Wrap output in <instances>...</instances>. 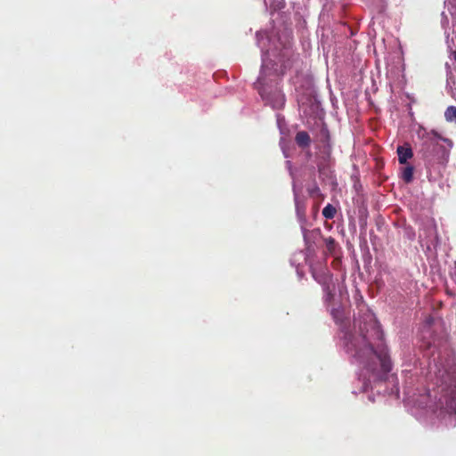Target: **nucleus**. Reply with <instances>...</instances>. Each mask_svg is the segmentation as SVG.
I'll list each match as a JSON object with an SVG mask.
<instances>
[{"label": "nucleus", "instance_id": "4468645a", "mask_svg": "<svg viewBox=\"0 0 456 456\" xmlns=\"http://www.w3.org/2000/svg\"><path fill=\"white\" fill-rule=\"evenodd\" d=\"M308 192H309V194L311 196H314V195L318 194L320 192V189H319V187L316 184H314L312 188L308 189Z\"/></svg>", "mask_w": 456, "mask_h": 456}, {"label": "nucleus", "instance_id": "1a4fd4ad", "mask_svg": "<svg viewBox=\"0 0 456 456\" xmlns=\"http://www.w3.org/2000/svg\"><path fill=\"white\" fill-rule=\"evenodd\" d=\"M337 209L331 204H327L322 209V216L327 219H333L336 216Z\"/></svg>", "mask_w": 456, "mask_h": 456}, {"label": "nucleus", "instance_id": "f8f14e48", "mask_svg": "<svg viewBox=\"0 0 456 456\" xmlns=\"http://www.w3.org/2000/svg\"><path fill=\"white\" fill-rule=\"evenodd\" d=\"M323 240H324L328 253L334 254L337 245H338L335 239H333L332 237H329V238H323Z\"/></svg>", "mask_w": 456, "mask_h": 456}, {"label": "nucleus", "instance_id": "20e7f679", "mask_svg": "<svg viewBox=\"0 0 456 456\" xmlns=\"http://www.w3.org/2000/svg\"><path fill=\"white\" fill-rule=\"evenodd\" d=\"M314 279L321 284L326 286L325 289L328 291V297H331L332 294L330 290V287L327 285L328 281L330 280V275L327 269H322L320 273H313Z\"/></svg>", "mask_w": 456, "mask_h": 456}, {"label": "nucleus", "instance_id": "dca6fc26", "mask_svg": "<svg viewBox=\"0 0 456 456\" xmlns=\"http://www.w3.org/2000/svg\"><path fill=\"white\" fill-rule=\"evenodd\" d=\"M443 142H444L450 148H452L453 142L449 138H443Z\"/></svg>", "mask_w": 456, "mask_h": 456}, {"label": "nucleus", "instance_id": "f03ea898", "mask_svg": "<svg viewBox=\"0 0 456 456\" xmlns=\"http://www.w3.org/2000/svg\"><path fill=\"white\" fill-rule=\"evenodd\" d=\"M259 85L258 91L262 98L265 100L273 109H281L285 104V96L281 90L276 86L273 92H269L268 88L264 85L263 77L257 80Z\"/></svg>", "mask_w": 456, "mask_h": 456}, {"label": "nucleus", "instance_id": "0eeeda50", "mask_svg": "<svg viewBox=\"0 0 456 456\" xmlns=\"http://www.w3.org/2000/svg\"><path fill=\"white\" fill-rule=\"evenodd\" d=\"M437 142L432 141V140H429V141H425L423 143H422V148H421V154H422V157L425 159H430V158L432 157V151L437 147Z\"/></svg>", "mask_w": 456, "mask_h": 456}, {"label": "nucleus", "instance_id": "39448f33", "mask_svg": "<svg viewBox=\"0 0 456 456\" xmlns=\"http://www.w3.org/2000/svg\"><path fill=\"white\" fill-rule=\"evenodd\" d=\"M295 142L299 148L305 149L310 146L311 137L307 132L299 131L296 134Z\"/></svg>", "mask_w": 456, "mask_h": 456}, {"label": "nucleus", "instance_id": "423d86ee", "mask_svg": "<svg viewBox=\"0 0 456 456\" xmlns=\"http://www.w3.org/2000/svg\"><path fill=\"white\" fill-rule=\"evenodd\" d=\"M396 151L400 164H405L408 159H411L413 156L412 150L410 146H398Z\"/></svg>", "mask_w": 456, "mask_h": 456}, {"label": "nucleus", "instance_id": "6e6552de", "mask_svg": "<svg viewBox=\"0 0 456 456\" xmlns=\"http://www.w3.org/2000/svg\"><path fill=\"white\" fill-rule=\"evenodd\" d=\"M438 377L444 384H450L455 379V370L444 367L438 370Z\"/></svg>", "mask_w": 456, "mask_h": 456}, {"label": "nucleus", "instance_id": "ddd939ff", "mask_svg": "<svg viewBox=\"0 0 456 456\" xmlns=\"http://www.w3.org/2000/svg\"><path fill=\"white\" fill-rule=\"evenodd\" d=\"M433 322H434V319L432 317H429L427 320V322H426V323H425V325L423 327V333L424 334L430 332V329H431Z\"/></svg>", "mask_w": 456, "mask_h": 456}, {"label": "nucleus", "instance_id": "7ed1b4c3", "mask_svg": "<svg viewBox=\"0 0 456 456\" xmlns=\"http://www.w3.org/2000/svg\"><path fill=\"white\" fill-rule=\"evenodd\" d=\"M303 237L308 248L313 245L317 244L318 240L322 239V231L320 228L313 229L311 231L304 230Z\"/></svg>", "mask_w": 456, "mask_h": 456}, {"label": "nucleus", "instance_id": "9d476101", "mask_svg": "<svg viewBox=\"0 0 456 456\" xmlns=\"http://www.w3.org/2000/svg\"><path fill=\"white\" fill-rule=\"evenodd\" d=\"M444 118L448 122L456 123V107L449 106L444 111Z\"/></svg>", "mask_w": 456, "mask_h": 456}, {"label": "nucleus", "instance_id": "2eb2a0df", "mask_svg": "<svg viewBox=\"0 0 456 456\" xmlns=\"http://www.w3.org/2000/svg\"><path fill=\"white\" fill-rule=\"evenodd\" d=\"M430 134H431L433 136H435L436 138H437V139H439V140L443 141V138H444V137H443V136H442V135H441L437 131H436V130H432V131L430 132Z\"/></svg>", "mask_w": 456, "mask_h": 456}, {"label": "nucleus", "instance_id": "9b49d317", "mask_svg": "<svg viewBox=\"0 0 456 456\" xmlns=\"http://www.w3.org/2000/svg\"><path fill=\"white\" fill-rule=\"evenodd\" d=\"M413 170H414L413 167H411V166H408V167H404V169L403 170L402 178L405 183H409L412 181Z\"/></svg>", "mask_w": 456, "mask_h": 456}, {"label": "nucleus", "instance_id": "f257e3e1", "mask_svg": "<svg viewBox=\"0 0 456 456\" xmlns=\"http://www.w3.org/2000/svg\"><path fill=\"white\" fill-rule=\"evenodd\" d=\"M346 352L362 366V391L371 383L384 380L392 370V362L379 323L371 313H365L359 321L358 331L345 335Z\"/></svg>", "mask_w": 456, "mask_h": 456}]
</instances>
